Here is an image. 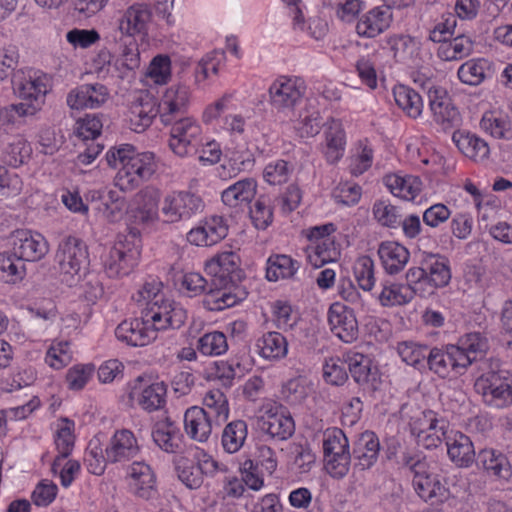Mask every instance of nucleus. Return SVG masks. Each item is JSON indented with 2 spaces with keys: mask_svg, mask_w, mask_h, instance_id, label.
<instances>
[{
  "mask_svg": "<svg viewBox=\"0 0 512 512\" xmlns=\"http://www.w3.org/2000/svg\"><path fill=\"white\" fill-rule=\"evenodd\" d=\"M105 157L110 167L119 168L115 184L122 191H131L137 188L144 181L149 180L158 167L154 153H138L130 144L112 147Z\"/></svg>",
  "mask_w": 512,
  "mask_h": 512,
  "instance_id": "f257e3e1",
  "label": "nucleus"
},
{
  "mask_svg": "<svg viewBox=\"0 0 512 512\" xmlns=\"http://www.w3.org/2000/svg\"><path fill=\"white\" fill-rule=\"evenodd\" d=\"M55 259L59 266L62 282L73 286L87 270L88 250L80 239L67 237L60 242Z\"/></svg>",
  "mask_w": 512,
  "mask_h": 512,
  "instance_id": "f03ea898",
  "label": "nucleus"
},
{
  "mask_svg": "<svg viewBox=\"0 0 512 512\" xmlns=\"http://www.w3.org/2000/svg\"><path fill=\"white\" fill-rule=\"evenodd\" d=\"M204 207L199 195L190 191H173L163 198L160 211L165 223L174 224L200 216Z\"/></svg>",
  "mask_w": 512,
  "mask_h": 512,
  "instance_id": "7ed1b4c3",
  "label": "nucleus"
},
{
  "mask_svg": "<svg viewBox=\"0 0 512 512\" xmlns=\"http://www.w3.org/2000/svg\"><path fill=\"white\" fill-rule=\"evenodd\" d=\"M168 141L171 151L181 157H190L197 153L202 144V128L193 117H181L170 123Z\"/></svg>",
  "mask_w": 512,
  "mask_h": 512,
  "instance_id": "20e7f679",
  "label": "nucleus"
},
{
  "mask_svg": "<svg viewBox=\"0 0 512 512\" xmlns=\"http://www.w3.org/2000/svg\"><path fill=\"white\" fill-rule=\"evenodd\" d=\"M142 314L155 334L167 329H178L186 320V311L172 300L160 298L147 303Z\"/></svg>",
  "mask_w": 512,
  "mask_h": 512,
  "instance_id": "39448f33",
  "label": "nucleus"
},
{
  "mask_svg": "<svg viewBox=\"0 0 512 512\" xmlns=\"http://www.w3.org/2000/svg\"><path fill=\"white\" fill-rule=\"evenodd\" d=\"M258 425L271 438L284 441L295 431V423L289 411L281 404L269 402L262 406Z\"/></svg>",
  "mask_w": 512,
  "mask_h": 512,
  "instance_id": "423d86ee",
  "label": "nucleus"
},
{
  "mask_svg": "<svg viewBox=\"0 0 512 512\" xmlns=\"http://www.w3.org/2000/svg\"><path fill=\"white\" fill-rule=\"evenodd\" d=\"M138 247L125 236L119 237L104 260V269L110 278L128 275L137 262Z\"/></svg>",
  "mask_w": 512,
  "mask_h": 512,
  "instance_id": "0eeeda50",
  "label": "nucleus"
},
{
  "mask_svg": "<svg viewBox=\"0 0 512 512\" xmlns=\"http://www.w3.org/2000/svg\"><path fill=\"white\" fill-rule=\"evenodd\" d=\"M427 100L434 121L443 129H449L459 122V113L444 88L428 82Z\"/></svg>",
  "mask_w": 512,
  "mask_h": 512,
  "instance_id": "6e6552de",
  "label": "nucleus"
},
{
  "mask_svg": "<svg viewBox=\"0 0 512 512\" xmlns=\"http://www.w3.org/2000/svg\"><path fill=\"white\" fill-rule=\"evenodd\" d=\"M270 104L278 112L289 114L303 97V89L296 80L279 77L269 88Z\"/></svg>",
  "mask_w": 512,
  "mask_h": 512,
  "instance_id": "1a4fd4ad",
  "label": "nucleus"
},
{
  "mask_svg": "<svg viewBox=\"0 0 512 512\" xmlns=\"http://www.w3.org/2000/svg\"><path fill=\"white\" fill-rule=\"evenodd\" d=\"M190 101V90L182 84L172 85L166 89L157 109L161 122L168 125L187 111Z\"/></svg>",
  "mask_w": 512,
  "mask_h": 512,
  "instance_id": "9d476101",
  "label": "nucleus"
},
{
  "mask_svg": "<svg viewBox=\"0 0 512 512\" xmlns=\"http://www.w3.org/2000/svg\"><path fill=\"white\" fill-rule=\"evenodd\" d=\"M347 367L353 380L362 387L364 391L374 392L380 384V376L377 367L372 365L369 356L362 353L347 355Z\"/></svg>",
  "mask_w": 512,
  "mask_h": 512,
  "instance_id": "9b49d317",
  "label": "nucleus"
},
{
  "mask_svg": "<svg viewBox=\"0 0 512 512\" xmlns=\"http://www.w3.org/2000/svg\"><path fill=\"white\" fill-rule=\"evenodd\" d=\"M13 251L21 261H39L48 252L45 238L29 230H17L13 235Z\"/></svg>",
  "mask_w": 512,
  "mask_h": 512,
  "instance_id": "f8f14e48",
  "label": "nucleus"
},
{
  "mask_svg": "<svg viewBox=\"0 0 512 512\" xmlns=\"http://www.w3.org/2000/svg\"><path fill=\"white\" fill-rule=\"evenodd\" d=\"M13 88L20 99L43 106L50 89V80L45 74L25 76L23 73H17L13 79Z\"/></svg>",
  "mask_w": 512,
  "mask_h": 512,
  "instance_id": "ddd939ff",
  "label": "nucleus"
},
{
  "mask_svg": "<svg viewBox=\"0 0 512 512\" xmlns=\"http://www.w3.org/2000/svg\"><path fill=\"white\" fill-rule=\"evenodd\" d=\"M485 382L483 395L489 405L501 408L512 404V373H491Z\"/></svg>",
  "mask_w": 512,
  "mask_h": 512,
  "instance_id": "4468645a",
  "label": "nucleus"
},
{
  "mask_svg": "<svg viewBox=\"0 0 512 512\" xmlns=\"http://www.w3.org/2000/svg\"><path fill=\"white\" fill-rule=\"evenodd\" d=\"M328 322L336 337L346 343L357 338L358 323L351 309L340 303H334L328 311Z\"/></svg>",
  "mask_w": 512,
  "mask_h": 512,
  "instance_id": "2eb2a0df",
  "label": "nucleus"
},
{
  "mask_svg": "<svg viewBox=\"0 0 512 512\" xmlns=\"http://www.w3.org/2000/svg\"><path fill=\"white\" fill-rule=\"evenodd\" d=\"M157 102L149 93H141L129 106L126 120L132 131L144 132L157 115Z\"/></svg>",
  "mask_w": 512,
  "mask_h": 512,
  "instance_id": "dca6fc26",
  "label": "nucleus"
},
{
  "mask_svg": "<svg viewBox=\"0 0 512 512\" xmlns=\"http://www.w3.org/2000/svg\"><path fill=\"white\" fill-rule=\"evenodd\" d=\"M115 335L118 340L130 346H145L156 338L155 330H153L145 316L142 318L124 320L115 330Z\"/></svg>",
  "mask_w": 512,
  "mask_h": 512,
  "instance_id": "f3484780",
  "label": "nucleus"
},
{
  "mask_svg": "<svg viewBox=\"0 0 512 512\" xmlns=\"http://www.w3.org/2000/svg\"><path fill=\"white\" fill-rule=\"evenodd\" d=\"M139 452L140 446L136 437L127 429L116 431L105 449L107 460L111 463L130 461Z\"/></svg>",
  "mask_w": 512,
  "mask_h": 512,
  "instance_id": "a211bd4d",
  "label": "nucleus"
},
{
  "mask_svg": "<svg viewBox=\"0 0 512 512\" xmlns=\"http://www.w3.org/2000/svg\"><path fill=\"white\" fill-rule=\"evenodd\" d=\"M108 96V89L103 84H84L69 92L67 104L72 109H93L104 104Z\"/></svg>",
  "mask_w": 512,
  "mask_h": 512,
  "instance_id": "6ab92c4d",
  "label": "nucleus"
},
{
  "mask_svg": "<svg viewBox=\"0 0 512 512\" xmlns=\"http://www.w3.org/2000/svg\"><path fill=\"white\" fill-rule=\"evenodd\" d=\"M240 257L233 251H224L213 257L206 265L207 270L214 274L212 284L216 281L234 283L239 280L241 270L239 269Z\"/></svg>",
  "mask_w": 512,
  "mask_h": 512,
  "instance_id": "aec40b11",
  "label": "nucleus"
},
{
  "mask_svg": "<svg viewBox=\"0 0 512 512\" xmlns=\"http://www.w3.org/2000/svg\"><path fill=\"white\" fill-rule=\"evenodd\" d=\"M151 435L154 443L166 453H178L183 449V435L169 417L157 421Z\"/></svg>",
  "mask_w": 512,
  "mask_h": 512,
  "instance_id": "412c9836",
  "label": "nucleus"
},
{
  "mask_svg": "<svg viewBox=\"0 0 512 512\" xmlns=\"http://www.w3.org/2000/svg\"><path fill=\"white\" fill-rule=\"evenodd\" d=\"M228 227L220 216H213L189 231L187 239L196 246H212L225 238Z\"/></svg>",
  "mask_w": 512,
  "mask_h": 512,
  "instance_id": "4be33fe9",
  "label": "nucleus"
},
{
  "mask_svg": "<svg viewBox=\"0 0 512 512\" xmlns=\"http://www.w3.org/2000/svg\"><path fill=\"white\" fill-rule=\"evenodd\" d=\"M184 429L190 439L199 443H205L212 434L211 417L201 407H190L184 414Z\"/></svg>",
  "mask_w": 512,
  "mask_h": 512,
  "instance_id": "5701e85b",
  "label": "nucleus"
},
{
  "mask_svg": "<svg viewBox=\"0 0 512 512\" xmlns=\"http://www.w3.org/2000/svg\"><path fill=\"white\" fill-rule=\"evenodd\" d=\"M380 442L374 432L365 431L357 438L353 447L355 468L361 471L370 469L378 460Z\"/></svg>",
  "mask_w": 512,
  "mask_h": 512,
  "instance_id": "b1692460",
  "label": "nucleus"
},
{
  "mask_svg": "<svg viewBox=\"0 0 512 512\" xmlns=\"http://www.w3.org/2000/svg\"><path fill=\"white\" fill-rule=\"evenodd\" d=\"M392 12L389 7H376L363 15L356 25L359 36L374 38L384 32L391 24Z\"/></svg>",
  "mask_w": 512,
  "mask_h": 512,
  "instance_id": "393cba45",
  "label": "nucleus"
},
{
  "mask_svg": "<svg viewBox=\"0 0 512 512\" xmlns=\"http://www.w3.org/2000/svg\"><path fill=\"white\" fill-rule=\"evenodd\" d=\"M447 453L450 460L458 467H469L475 461L472 441L461 432H451L446 438Z\"/></svg>",
  "mask_w": 512,
  "mask_h": 512,
  "instance_id": "a878e982",
  "label": "nucleus"
},
{
  "mask_svg": "<svg viewBox=\"0 0 512 512\" xmlns=\"http://www.w3.org/2000/svg\"><path fill=\"white\" fill-rule=\"evenodd\" d=\"M384 270L395 275L404 269L409 261L410 253L408 249L394 241L382 242L377 251Z\"/></svg>",
  "mask_w": 512,
  "mask_h": 512,
  "instance_id": "bb28decb",
  "label": "nucleus"
},
{
  "mask_svg": "<svg viewBox=\"0 0 512 512\" xmlns=\"http://www.w3.org/2000/svg\"><path fill=\"white\" fill-rule=\"evenodd\" d=\"M324 135L325 145L323 153L326 160L334 164L342 158L346 144L345 131L341 121L331 118L325 124Z\"/></svg>",
  "mask_w": 512,
  "mask_h": 512,
  "instance_id": "cd10ccee",
  "label": "nucleus"
},
{
  "mask_svg": "<svg viewBox=\"0 0 512 512\" xmlns=\"http://www.w3.org/2000/svg\"><path fill=\"white\" fill-rule=\"evenodd\" d=\"M137 203L135 219L138 223L149 225L158 220L160 191L146 187L135 195Z\"/></svg>",
  "mask_w": 512,
  "mask_h": 512,
  "instance_id": "c85d7f7f",
  "label": "nucleus"
},
{
  "mask_svg": "<svg viewBox=\"0 0 512 512\" xmlns=\"http://www.w3.org/2000/svg\"><path fill=\"white\" fill-rule=\"evenodd\" d=\"M422 265L427 273V285L436 289L448 285L451 279L449 261L439 254L424 253Z\"/></svg>",
  "mask_w": 512,
  "mask_h": 512,
  "instance_id": "c756f323",
  "label": "nucleus"
},
{
  "mask_svg": "<svg viewBox=\"0 0 512 512\" xmlns=\"http://www.w3.org/2000/svg\"><path fill=\"white\" fill-rule=\"evenodd\" d=\"M257 192L253 178H245L230 185L221 193L222 202L229 207L239 208L248 205Z\"/></svg>",
  "mask_w": 512,
  "mask_h": 512,
  "instance_id": "7c9ffc66",
  "label": "nucleus"
},
{
  "mask_svg": "<svg viewBox=\"0 0 512 512\" xmlns=\"http://www.w3.org/2000/svg\"><path fill=\"white\" fill-rule=\"evenodd\" d=\"M231 282L216 281L214 288H210L204 297L203 303L211 311H221L237 304L242 297L231 291Z\"/></svg>",
  "mask_w": 512,
  "mask_h": 512,
  "instance_id": "2f4dec72",
  "label": "nucleus"
},
{
  "mask_svg": "<svg viewBox=\"0 0 512 512\" xmlns=\"http://www.w3.org/2000/svg\"><path fill=\"white\" fill-rule=\"evenodd\" d=\"M385 186L397 197L413 200L422 190V181L417 176L388 174L383 178Z\"/></svg>",
  "mask_w": 512,
  "mask_h": 512,
  "instance_id": "473e14b6",
  "label": "nucleus"
},
{
  "mask_svg": "<svg viewBox=\"0 0 512 512\" xmlns=\"http://www.w3.org/2000/svg\"><path fill=\"white\" fill-rule=\"evenodd\" d=\"M151 18L150 10L143 4L130 6L119 20V30L127 36H134L145 30Z\"/></svg>",
  "mask_w": 512,
  "mask_h": 512,
  "instance_id": "72a5a7b5",
  "label": "nucleus"
},
{
  "mask_svg": "<svg viewBox=\"0 0 512 512\" xmlns=\"http://www.w3.org/2000/svg\"><path fill=\"white\" fill-rule=\"evenodd\" d=\"M129 475L134 493L138 497L149 499L156 485V476L150 465L145 462H134L130 467Z\"/></svg>",
  "mask_w": 512,
  "mask_h": 512,
  "instance_id": "f704fd0d",
  "label": "nucleus"
},
{
  "mask_svg": "<svg viewBox=\"0 0 512 512\" xmlns=\"http://www.w3.org/2000/svg\"><path fill=\"white\" fill-rule=\"evenodd\" d=\"M453 141L465 156L475 162H484L489 158L488 143L475 134L454 133Z\"/></svg>",
  "mask_w": 512,
  "mask_h": 512,
  "instance_id": "c9c22d12",
  "label": "nucleus"
},
{
  "mask_svg": "<svg viewBox=\"0 0 512 512\" xmlns=\"http://www.w3.org/2000/svg\"><path fill=\"white\" fill-rule=\"evenodd\" d=\"M137 396L138 404L146 411L161 409L165 404L166 387L163 383H153L145 388L135 385L130 392V398Z\"/></svg>",
  "mask_w": 512,
  "mask_h": 512,
  "instance_id": "e433bc0d",
  "label": "nucleus"
},
{
  "mask_svg": "<svg viewBox=\"0 0 512 512\" xmlns=\"http://www.w3.org/2000/svg\"><path fill=\"white\" fill-rule=\"evenodd\" d=\"M477 464L490 476L508 479L511 476V466L507 457L493 449H483L477 457Z\"/></svg>",
  "mask_w": 512,
  "mask_h": 512,
  "instance_id": "4c0bfd02",
  "label": "nucleus"
},
{
  "mask_svg": "<svg viewBox=\"0 0 512 512\" xmlns=\"http://www.w3.org/2000/svg\"><path fill=\"white\" fill-rule=\"evenodd\" d=\"M261 357L267 360H280L288 353V342L279 332H267L256 343Z\"/></svg>",
  "mask_w": 512,
  "mask_h": 512,
  "instance_id": "58836bf2",
  "label": "nucleus"
},
{
  "mask_svg": "<svg viewBox=\"0 0 512 512\" xmlns=\"http://www.w3.org/2000/svg\"><path fill=\"white\" fill-rule=\"evenodd\" d=\"M412 483L416 493L424 501L443 503L450 497L449 490L442 485L436 477H433V475L419 479H412Z\"/></svg>",
  "mask_w": 512,
  "mask_h": 512,
  "instance_id": "ea45409f",
  "label": "nucleus"
},
{
  "mask_svg": "<svg viewBox=\"0 0 512 512\" xmlns=\"http://www.w3.org/2000/svg\"><path fill=\"white\" fill-rule=\"evenodd\" d=\"M491 73V63L483 58L471 59L458 69V78L464 84L477 86Z\"/></svg>",
  "mask_w": 512,
  "mask_h": 512,
  "instance_id": "a19ab883",
  "label": "nucleus"
},
{
  "mask_svg": "<svg viewBox=\"0 0 512 512\" xmlns=\"http://www.w3.org/2000/svg\"><path fill=\"white\" fill-rule=\"evenodd\" d=\"M299 268L297 261L288 255H272L267 261L266 278L269 281L292 278Z\"/></svg>",
  "mask_w": 512,
  "mask_h": 512,
  "instance_id": "79ce46f5",
  "label": "nucleus"
},
{
  "mask_svg": "<svg viewBox=\"0 0 512 512\" xmlns=\"http://www.w3.org/2000/svg\"><path fill=\"white\" fill-rule=\"evenodd\" d=\"M396 104L401 108L409 117L417 118L423 111V100L418 92L412 88L399 85L393 90Z\"/></svg>",
  "mask_w": 512,
  "mask_h": 512,
  "instance_id": "37998d69",
  "label": "nucleus"
},
{
  "mask_svg": "<svg viewBox=\"0 0 512 512\" xmlns=\"http://www.w3.org/2000/svg\"><path fill=\"white\" fill-rule=\"evenodd\" d=\"M247 438V424L243 420L228 423L222 433V446L228 453L240 450Z\"/></svg>",
  "mask_w": 512,
  "mask_h": 512,
  "instance_id": "c03bdc74",
  "label": "nucleus"
},
{
  "mask_svg": "<svg viewBox=\"0 0 512 512\" xmlns=\"http://www.w3.org/2000/svg\"><path fill=\"white\" fill-rule=\"evenodd\" d=\"M413 298V289L403 284L384 285L379 301L383 306L404 305Z\"/></svg>",
  "mask_w": 512,
  "mask_h": 512,
  "instance_id": "a18cd8bd",
  "label": "nucleus"
},
{
  "mask_svg": "<svg viewBox=\"0 0 512 512\" xmlns=\"http://www.w3.org/2000/svg\"><path fill=\"white\" fill-rule=\"evenodd\" d=\"M175 470L178 479L189 489H198L203 484L201 472L196 463L181 457L175 462Z\"/></svg>",
  "mask_w": 512,
  "mask_h": 512,
  "instance_id": "49530a36",
  "label": "nucleus"
},
{
  "mask_svg": "<svg viewBox=\"0 0 512 512\" xmlns=\"http://www.w3.org/2000/svg\"><path fill=\"white\" fill-rule=\"evenodd\" d=\"M480 126L495 138H512L511 123L506 117L497 116L492 112L485 113L481 119Z\"/></svg>",
  "mask_w": 512,
  "mask_h": 512,
  "instance_id": "de8ad7c7",
  "label": "nucleus"
},
{
  "mask_svg": "<svg viewBox=\"0 0 512 512\" xmlns=\"http://www.w3.org/2000/svg\"><path fill=\"white\" fill-rule=\"evenodd\" d=\"M372 212L374 218L380 225L390 229H396L400 226L401 216L398 208L388 201H376L373 205Z\"/></svg>",
  "mask_w": 512,
  "mask_h": 512,
  "instance_id": "09e8293b",
  "label": "nucleus"
},
{
  "mask_svg": "<svg viewBox=\"0 0 512 512\" xmlns=\"http://www.w3.org/2000/svg\"><path fill=\"white\" fill-rule=\"evenodd\" d=\"M427 364L429 369L441 378L448 377L450 372L454 371L452 359L448 354L447 345L444 350L437 347L429 350Z\"/></svg>",
  "mask_w": 512,
  "mask_h": 512,
  "instance_id": "8fccbe9b",
  "label": "nucleus"
},
{
  "mask_svg": "<svg viewBox=\"0 0 512 512\" xmlns=\"http://www.w3.org/2000/svg\"><path fill=\"white\" fill-rule=\"evenodd\" d=\"M197 349L207 356L224 354L228 349L226 336L218 331L206 333L199 338Z\"/></svg>",
  "mask_w": 512,
  "mask_h": 512,
  "instance_id": "3c124183",
  "label": "nucleus"
},
{
  "mask_svg": "<svg viewBox=\"0 0 512 512\" xmlns=\"http://www.w3.org/2000/svg\"><path fill=\"white\" fill-rule=\"evenodd\" d=\"M397 352L406 364L417 367L427 359L428 347L414 341H402L397 344Z\"/></svg>",
  "mask_w": 512,
  "mask_h": 512,
  "instance_id": "603ef678",
  "label": "nucleus"
},
{
  "mask_svg": "<svg viewBox=\"0 0 512 512\" xmlns=\"http://www.w3.org/2000/svg\"><path fill=\"white\" fill-rule=\"evenodd\" d=\"M458 341L462 349L471 354L475 360L482 359L489 350V340L481 332H471L461 336Z\"/></svg>",
  "mask_w": 512,
  "mask_h": 512,
  "instance_id": "864d4df0",
  "label": "nucleus"
},
{
  "mask_svg": "<svg viewBox=\"0 0 512 512\" xmlns=\"http://www.w3.org/2000/svg\"><path fill=\"white\" fill-rule=\"evenodd\" d=\"M358 285L364 291H370L375 284L374 261L369 256L359 257L353 267Z\"/></svg>",
  "mask_w": 512,
  "mask_h": 512,
  "instance_id": "5fc2aeb1",
  "label": "nucleus"
},
{
  "mask_svg": "<svg viewBox=\"0 0 512 512\" xmlns=\"http://www.w3.org/2000/svg\"><path fill=\"white\" fill-rule=\"evenodd\" d=\"M250 218L257 229H266L273 220L272 208L269 200L260 196L250 208Z\"/></svg>",
  "mask_w": 512,
  "mask_h": 512,
  "instance_id": "6e6d98bb",
  "label": "nucleus"
},
{
  "mask_svg": "<svg viewBox=\"0 0 512 512\" xmlns=\"http://www.w3.org/2000/svg\"><path fill=\"white\" fill-rule=\"evenodd\" d=\"M347 363L339 358H330L323 367V376L327 383L332 385H343L347 379Z\"/></svg>",
  "mask_w": 512,
  "mask_h": 512,
  "instance_id": "4d7b16f0",
  "label": "nucleus"
},
{
  "mask_svg": "<svg viewBox=\"0 0 512 512\" xmlns=\"http://www.w3.org/2000/svg\"><path fill=\"white\" fill-rule=\"evenodd\" d=\"M32 148L29 142L21 135L15 136L9 143L7 154L9 164L17 167L22 165L31 155Z\"/></svg>",
  "mask_w": 512,
  "mask_h": 512,
  "instance_id": "13d9d810",
  "label": "nucleus"
},
{
  "mask_svg": "<svg viewBox=\"0 0 512 512\" xmlns=\"http://www.w3.org/2000/svg\"><path fill=\"white\" fill-rule=\"evenodd\" d=\"M72 360V355L69 350V342L60 341L53 344L47 351L45 361L54 369H62L67 366Z\"/></svg>",
  "mask_w": 512,
  "mask_h": 512,
  "instance_id": "bf43d9fd",
  "label": "nucleus"
},
{
  "mask_svg": "<svg viewBox=\"0 0 512 512\" xmlns=\"http://www.w3.org/2000/svg\"><path fill=\"white\" fill-rule=\"evenodd\" d=\"M439 420L436 413L432 410L417 411L410 420V429L413 435L420 436L428 430L435 429V426L439 424Z\"/></svg>",
  "mask_w": 512,
  "mask_h": 512,
  "instance_id": "052dcab7",
  "label": "nucleus"
},
{
  "mask_svg": "<svg viewBox=\"0 0 512 512\" xmlns=\"http://www.w3.org/2000/svg\"><path fill=\"white\" fill-rule=\"evenodd\" d=\"M325 469L333 478L341 479L350 469L351 455L349 451L325 457Z\"/></svg>",
  "mask_w": 512,
  "mask_h": 512,
  "instance_id": "680f3d73",
  "label": "nucleus"
},
{
  "mask_svg": "<svg viewBox=\"0 0 512 512\" xmlns=\"http://www.w3.org/2000/svg\"><path fill=\"white\" fill-rule=\"evenodd\" d=\"M349 451V442L342 430L326 433L323 441L324 458Z\"/></svg>",
  "mask_w": 512,
  "mask_h": 512,
  "instance_id": "e2e57ef3",
  "label": "nucleus"
},
{
  "mask_svg": "<svg viewBox=\"0 0 512 512\" xmlns=\"http://www.w3.org/2000/svg\"><path fill=\"white\" fill-rule=\"evenodd\" d=\"M55 444L59 455L56 457L53 463V470L55 471L57 467L61 465L60 461L67 458L74 446V436L72 434L71 428L66 425L60 428L57 431V436L55 439Z\"/></svg>",
  "mask_w": 512,
  "mask_h": 512,
  "instance_id": "0e129e2a",
  "label": "nucleus"
},
{
  "mask_svg": "<svg viewBox=\"0 0 512 512\" xmlns=\"http://www.w3.org/2000/svg\"><path fill=\"white\" fill-rule=\"evenodd\" d=\"M84 460L88 471L94 475H102L105 471L106 463L109 462L107 455L103 456L102 449L93 441L89 443Z\"/></svg>",
  "mask_w": 512,
  "mask_h": 512,
  "instance_id": "69168bd1",
  "label": "nucleus"
},
{
  "mask_svg": "<svg viewBox=\"0 0 512 512\" xmlns=\"http://www.w3.org/2000/svg\"><path fill=\"white\" fill-rule=\"evenodd\" d=\"M403 468L413 474V479H419L432 475L426 457L420 455L404 454L401 459Z\"/></svg>",
  "mask_w": 512,
  "mask_h": 512,
  "instance_id": "338daca9",
  "label": "nucleus"
},
{
  "mask_svg": "<svg viewBox=\"0 0 512 512\" xmlns=\"http://www.w3.org/2000/svg\"><path fill=\"white\" fill-rule=\"evenodd\" d=\"M290 169L284 160L268 164L263 172L264 179L272 185H280L288 181Z\"/></svg>",
  "mask_w": 512,
  "mask_h": 512,
  "instance_id": "774afa93",
  "label": "nucleus"
}]
</instances>
